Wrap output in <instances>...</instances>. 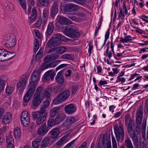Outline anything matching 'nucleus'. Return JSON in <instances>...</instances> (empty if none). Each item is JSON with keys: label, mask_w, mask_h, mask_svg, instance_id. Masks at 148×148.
<instances>
[{"label": "nucleus", "mask_w": 148, "mask_h": 148, "mask_svg": "<svg viewBox=\"0 0 148 148\" xmlns=\"http://www.w3.org/2000/svg\"><path fill=\"white\" fill-rule=\"evenodd\" d=\"M40 71L38 70H36L32 73L31 77V81L29 84L26 92L33 95L36 89L35 85L40 79Z\"/></svg>", "instance_id": "obj_1"}, {"label": "nucleus", "mask_w": 148, "mask_h": 148, "mask_svg": "<svg viewBox=\"0 0 148 148\" xmlns=\"http://www.w3.org/2000/svg\"><path fill=\"white\" fill-rule=\"evenodd\" d=\"M33 118L37 119L36 123L38 125L42 123L45 121L47 116V113L40 111L34 112L32 113Z\"/></svg>", "instance_id": "obj_2"}, {"label": "nucleus", "mask_w": 148, "mask_h": 148, "mask_svg": "<svg viewBox=\"0 0 148 148\" xmlns=\"http://www.w3.org/2000/svg\"><path fill=\"white\" fill-rule=\"evenodd\" d=\"M65 32L68 35L72 38H77L80 36L78 28L74 25L67 26L65 27Z\"/></svg>", "instance_id": "obj_3"}, {"label": "nucleus", "mask_w": 148, "mask_h": 148, "mask_svg": "<svg viewBox=\"0 0 148 148\" xmlns=\"http://www.w3.org/2000/svg\"><path fill=\"white\" fill-rule=\"evenodd\" d=\"M70 92L69 90L63 91L54 99L53 102L54 104H57L65 101L69 97Z\"/></svg>", "instance_id": "obj_4"}, {"label": "nucleus", "mask_w": 148, "mask_h": 148, "mask_svg": "<svg viewBox=\"0 0 148 148\" xmlns=\"http://www.w3.org/2000/svg\"><path fill=\"white\" fill-rule=\"evenodd\" d=\"M134 125H131L127 126V129L129 134L132 139L135 148H139V143L138 138L136 134V132L133 129Z\"/></svg>", "instance_id": "obj_5"}, {"label": "nucleus", "mask_w": 148, "mask_h": 148, "mask_svg": "<svg viewBox=\"0 0 148 148\" xmlns=\"http://www.w3.org/2000/svg\"><path fill=\"white\" fill-rule=\"evenodd\" d=\"M16 42L15 37L13 36L4 37L2 43L3 45L8 48H12L15 45Z\"/></svg>", "instance_id": "obj_6"}, {"label": "nucleus", "mask_w": 148, "mask_h": 148, "mask_svg": "<svg viewBox=\"0 0 148 148\" xmlns=\"http://www.w3.org/2000/svg\"><path fill=\"white\" fill-rule=\"evenodd\" d=\"M143 116V109L142 106H140L137 109L136 115V128L140 127Z\"/></svg>", "instance_id": "obj_7"}, {"label": "nucleus", "mask_w": 148, "mask_h": 148, "mask_svg": "<svg viewBox=\"0 0 148 148\" xmlns=\"http://www.w3.org/2000/svg\"><path fill=\"white\" fill-rule=\"evenodd\" d=\"M119 128L118 125H115L114 127V132L116 137L117 141H119L120 138L123 139L124 137V133L123 128V125L121 123L119 124Z\"/></svg>", "instance_id": "obj_8"}, {"label": "nucleus", "mask_w": 148, "mask_h": 148, "mask_svg": "<svg viewBox=\"0 0 148 148\" xmlns=\"http://www.w3.org/2000/svg\"><path fill=\"white\" fill-rule=\"evenodd\" d=\"M110 44V42L108 41L106 45L107 47V48L106 50V56L108 57L109 59H110L112 57V54H114V47L115 45V43L113 42L112 39L111 40L110 42V47L111 49V50L110 51H109Z\"/></svg>", "instance_id": "obj_9"}, {"label": "nucleus", "mask_w": 148, "mask_h": 148, "mask_svg": "<svg viewBox=\"0 0 148 148\" xmlns=\"http://www.w3.org/2000/svg\"><path fill=\"white\" fill-rule=\"evenodd\" d=\"M64 111L68 114L71 115L77 110L76 106L73 103H70L66 106L64 107Z\"/></svg>", "instance_id": "obj_10"}, {"label": "nucleus", "mask_w": 148, "mask_h": 148, "mask_svg": "<svg viewBox=\"0 0 148 148\" xmlns=\"http://www.w3.org/2000/svg\"><path fill=\"white\" fill-rule=\"evenodd\" d=\"M12 114L11 113L9 112H6L1 120L2 124L6 125L9 124L12 121Z\"/></svg>", "instance_id": "obj_11"}, {"label": "nucleus", "mask_w": 148, "mask_h": 148, "mask_svg": "<svg viewBox=\"0 0 148 148\" xmlns=\"http://www.w3.org/2000/svg\"><path fill=\"white\" fill-rule=\"evenodd\" d=\"M79 9V6L73 3H68L64 7L65 12H71L76 11Z\"/></svg>", "instance_id": "obj_12"}, {"label": "nucleus", "mask_w": 148, "mask_h": 148, "mask_svg": "<svg viewBox=\"0 0 148 148\" xmlns=\"http://www.w3.org/2000/svg\"><path fill=\"white\" fill-rule=\"evenodd\" d=\"M48 130V128L46 124H43L38 129L37 134L40 136H44L47 133Z\"/></svg>", "instance_id": "obj_13"}, {"label": "nucleus", "mask_w": 148, "mask_h": 148, "mask_svg": "<svg viewBox=\"0 0 148 148\" xmlns=\"http://www.w3.org/2000/svg\"><path fill=\"white\" fill-rule=\"evenodd\" d=\"M37 16V10L34 8L32 9L31 14L30 16L28 17V21L29 25L35 21Z\"/></svg>", "instance_id": "obj_14"}, {"label": "nucleus", "mask_w": 148, "mask_h": 148, "mask_svg": "<svg viewBox=\"0 0 148 148\" xmlns=\"http://www.w3.org/2000/svg\"><path fill=\"white\" fill-rule=\"evenodd\" d=\"M56 72L55 71L53 70H50L47 72L44 75V79L45 80L49 81L50 78L51 80L56 75Z\"/></svg>", "instance_id": "obj_15"}, {"label": "nucleus", "mask_w": 148, "mask_h": 148, "mask_svg": "<svg viewBox=\"0 0 148 148\" xmlns=\"http://www.w3.org/2000/svg\"><path fill=\"white\" fill-rule=\"evenodd\" d=\"M58 4L57 1H54L51 6V16L54 17L58 11Z\"/></svg>", "instance_id": "obj_16"}, {"label": "nucleus", "mask_w": 148, "mask_h": 148, "mask_svg": "<svg viewBox=\"0 0 148 148\" xmlns=\"http://www.w3.org/2000/svg\"><path fill=\"white\" fill-rule=\"evenodd\" d=\"M77 121V120L75 117L72 116L68 117L64 122V125L68 127L71 126Z\"/></svg>", "instance_id": "obj_17"}, {"label": "nucleus", "mask_w": 148, "mask_h": 148, "mask_svg": "<svg viewBox=\"0 0 148 148\" xmlns=\"http://www.w3.org/2000/svg\"><path fill=\"white\" fill-rule=\"evenodd\" d=\"M61 43V42L59 40H58V39L55 38H54L49 40L47 42L48 46L50 47L58 46Z\"/></svg>", "instance_id": "obj_18"}, {"label": "nucleus", "mask_w": 148, "mask_h": 148, "mask_svg": "<svg viewBox=\"0 0 148 148\" xmlns=\"http://www.w3.org/2000/svg\"><path fill=\"white\" fill-rule=\"evenodd\" d=\"M69 135L67 134L60 138L56 143L57 147L60 148L66 143L67 140L66 139Z\"/></svg>", "instance_id": "obj_19"}, {"label": "nucleus", "mask_w": 148, "mask_h": 148, "mask_svg": "<svg viewBox=\"0 0 148 148\" xmlns=\"http://www.w3.org/2000/svg\"><path fill=\"white\" fill-rule=\"evenodd\" d=\"M58 58V56L56 54H50L45 57L44 58V60L45 62H49L56 60Z\"/></svg>", "instance_id": "obj_20"}, {"label": "nucleus", "mask_w": 148, "mask_h": 148, "mask_svg": "<svg viewBox=\"0 0 148 148\" xmlns=\"http://www.w3.org/2000/svg\"><path fill=\"white\" fill-rule=\"evenodd\" d=\"M33 97L34 99L32 101V103L34 106H39L42 101L43 99L41 98L40 96L38 95H34Z\"/></svg>", "instance_id": "obj_21"}, {"label": "nucleus", "mask_w": 148, "mask_h": 148, "mask_svg": "<svg viewBox=\"0 0 148 148\" xmlns=\"http://www.w3.org/2000/svg\"><path fill=\"white\" fill-rule=\"evenodd\" d=\"M125 122L126 126L127 127L134 125V120L132 119L129 114L125 115Z\"/></svg>", "instance_id": "obj_22"}, {"label": "nucleus", "mask_w": 148, "mask_h": 148, "mask_svg": "<svg viewBox=\"0 0 148 148\" xmlns=\"http://www.w3.org/2000/svg\"><path fill=\"white\" fill-rule=\"evenodd\" d=\"M53 51H56L57 53L62 54L65 53L66 50V48L64 46H60L51 49Z\"/></svg>", "instance_id": "obj_23"}, {"label": "nucleus", "mask_w": 148, "mask_h": 148, "mask_svg": "<svg viewBox=\"0 0 148 148\" xmlns=\"http://www.w3.org/2000/svg\"><path fill=\"white\" fill-rule=\"evenodd\" d=\"M27 80L23 78L20 79L18 82L17 84V87L18 88H20L21 87L23 90H24L25 88V86L27 84Z\"/></svg>", "instance_id": "obj_24"}, {"label": "nucleus", "mask_w": 148, "mask_h": 148, "mask_svg": "<svg viewBox=\"0 0 148 148\" xmlns=\"http://www.w3.org/2000/svg\"><path fill=\"white\" fill-rule=\"evenodd\" d=\"M57 18L61 24L68 25L72 23L71 21L70 20L64 17L58 16Z\"/></svg>", "instance_id": "obj_25"}, {"label": "nucleus", "mask_w": 148, "mask_h": 148, "mask_svg": "<svg viewBox=\"0 0 148 148\" xmlns=\"http://www.w3.org/2000/svg\"><path fill=\"white\" fill-rule=\"evenodd\" d=\"M49 133L50 134L51 138L52 139H54L59 135V130L58 128H54L51 130Z\"/></svg>", "instance_id": "obj_26"}, {"label": "nucleus", "mask_w": 148, "mask_h": 148, "mask_svg": "<svg viewBox=\"0 0 148 148\" xmlns=\"http://www.w3.org/2000/svg\"><path fill=\"white\" fill-rule=\"evenodd\" d=\"M49 102L48 100H46L43 102V105L41 106L40 111L44 112H47V108L49 106Z\"/></svg>", "instance_id": "obj_27"}, {"label": "nucleus", "mask_w": 148, "mask_h": 148, "mask_svg": "<svg viewBox=\"0 0 148 148\" xmlns=\"http://www.w3.org/2000/svg\"><path fill=\"white\" fill-rule=\"evenodd\" d=\"M56 81L59 84H62L64 82L63 77L60 72L57 74L56 77Z\"/></svg>", "instance_id": "obj_28"}, {"label": "nucleus", "mask_w": 148, "mask_h": 148, "mask_svg": "<svg viewBox=\"0 0 148 148\" xmlns=\"http://www.w3.org/2000/svg\"><path fill=\"white\" fill-rule=\"evenodd\" d=\"M7 80L6 77L4 75L0 77V90L3 89L4 87L5 82Z\"/></svg>", "instance_id": "obj_29"}, {"label": "nucleus", "mask_w": 148, "mask_h": 148, "mask_svg": "<svg viewBox=\"0 0 148 148\" xmlns=\"http://www.w3.org/2000/svg\"><path fill=\"white\" fill-rule=\"evenodd\" d=\"M7 51L4 49H0V57L2 61L6 60V55Z\"/></svg>", "instance_id": "obj_30"}, {"label": "nucleus", "mask_w": 148, "mask_h": 148, "mask_svg": "<svg viewBox=\"0 0 148 148\" xmlns=\"http://www.w3.org/2000/svg\"><path fill=\"white\" fill-rule=\"evenodd\" d=\"M54 29V26L53 23L51 22H50L47 27V32L48 34L49 35H51L53 32Z\"/></svg>", "instance_id": "obj_31"}, {"label": "nucleus", "mask_w": 148, "mask_h": 148, "mask_svg": "<svg viewBox=\"0 0 148 148\" xmlns=\"http://www.w3.org/2000/svg\"><path fill=\"white\" fill-rule=\"evenodd\" d=\"M50 141L49 138L47 137H45L41 142V146L44 147H47L49 144Z\"/></svg>", "instance_id": "obj_32"}, {"label": "nucleus", "mask_w": 148, "mask_h": 148, "mask_svg": "<svg viewBox=\"0 0 148 148\" xmlns=\"http://www.w3.org/2000/svg\"><path fill=\"white\" fill-rule=\"evenodd\" d=\"M21 134V130L18 127L16 128L14 132V137L16 139H19L20 137Z\"/></svg>", "instance_id": "obj_33"}, {"label": "nucleus", "mask_w": 148, "mask_h": 148, "mask_svg": "<svg viewBox=\"0 0 148 148\" xmlns=\"http://www.w3.org/2000/svg\"><path fill=\"white\" fill-rule=\"evenodd\" d=\"M51 91L50 88L46 89L43 93V96L47 99L49 98L51 95Z\"/></svg>", "instance_id": "obj_34"}, {"label": "nucleus", "mask_w": 148, "mask_h": 148, "mask_svg": "<svg viewBox=\"0 0 148 148\" xmlns=\"http://www.w3.org/2000/svg\"><path fill=\"white\" fill-rule=\"evenodd\" d=\"M60 108L59 107H55L52 109L50 111L51 115L53 116H55L60 112Z\"/></svg>", "instance_id": "obj_35"}, {"label": "nucleus", "mask_w": 148, "mask_h": 148, "mask_svg": "<svg viewBox=\"0 0 148 148\" xmlns=\"http://www.w3.org/2000/svg\"><path fill=\"white\" fill-rule=\"evenodd\" d=\"M132 37L130 35H128L124 37V38H121L120 42L123 43H126L128 41L132 40Z\"/></svg>", "instance_id": "obj_36"}, {"label": "nucleus", "mask_w": 148, "mask_h": 148, "mask_svg": "<svg viewBox=\"0 0 148 148\" xmlns=\"http://www.w3.org/2000/svg\"><path fill=\"white\" fill-rule=\"evenodd\" d=\"M6 142L7 145H14V139L11 136H6Z\"/></svg>", "instance_id": "obj_37"}, {"label": "nucleus", "mask_w": 148, "mask_h": 148, "mask_svg": "<svg viewBox=\"0 0 148 148\" xmlns=\"http://www.w3.org/2000/svg\"><path fill=\"white\" fill-rule=\"evenodd\" d=\"M14 87L11 86H7L5 89V92L6 94L8 95H10L13 92L14 90Z\"/></svg>", "instance_id": "obj_38"}, {"label": "nucleus", "mask_w": 148, "mask_h": 148, "mask_svg": "<svg viewBox=\"0 0 148 148\" xmlns=\"http://www.w3.org/2000/svg\"><path fill=\"white\" fill-rule=\"evenodd\" d=\"M54 117L53 116H51L49 118L47 122V126L48 127L54 126Z\"/></svg>", "instance_id": "obj_39"}, {"label": "nucleus", "mask_w": 148, "mask_h": 148, "mask_svg": "<svg viewBox=\"0 0 148 148\" xmlns=\"http://www.w3.org/2000/svg\"><path fill=\"white\" fill-rule=\"evenodd\" d=\"M61 61L60 60H56L48 64L47 65V68H51L55 67Z\"/></svg>", "instance_id": "obj_40"}, {"label": "nucleus", "mask_w": 148, "mask_h": 148, "mask_svg": "<svg viewBox=\"0 0 148 148\" xmlns=\"http://www.w3.org/2000/svg\"><path fill=\"white\" fill-rule=\"evenodd\" d=\"M29 119V114L27 111L23 112L21 115V119Z\"/></svg>", "instance_id": "obj_41"}, {"label": "nucleus", "mask_w": 148, "mask_h": 148, "mask_svg": "<svg viewBox=\"0 0 148 148\" xmlns=\"http://www.w3.org/2000/svg\"><path fill=\"white\" fill-rule=\"evenodd\" d=\"M5 130V128L0 129V144L3 142L5 140L3 133Z\"/></svg>", "instance_id": "obj_42"}, {"label": "nucleus", "mask_w": 148, "mask_h": 148, "mask_svg": "<svg viewBox=\"0 0 148 148\" xmlns=\"http://www.w3.org/2000/svg\"><path fill=\"white\" fill-rule=\"evenodd\" d=\"M61 57L63 59L71 60L73 58V56L72 54L66 53L62 55Z\"/></svg>", "instance_id": "obj_43"}, {"label": "nucleus", "mask_w": 148, "mask_h": 148, "mask_svg": "<svg viewBox=\"0 0 148 148\" xmlns=\"http://www.w3.org/2000/svg\"><path fill=\"white\" fill-rule=\"evenodd\" d=\"M32 95L26 92L23 99V101L25 103L28 102L31 98Z\"/></svg>", "instance_id": "obj_44"}, {"label": "nucleus", "mask_w": 148, "mask_h": 148, "mask_svg": "<svg viewBox=\"0 0 148 148\" xmlns=\"http://www.w3.org/2000/svg\"><path fill=\"white\" fill-rule=\"evenodd\" d=\"M54 38L58 39V40H59L61 42V41H65L66 37L61 34H58L56 35Z\"/></svg>", "instance_id": "obj_45"}, {"label": "nucleus", "mask_w": 148, "mask_h": 148, "mask_svg": "<svg viewBox=\"0 0 148 148\" xmlns=\"http://www.w3.org/2000/svg\"><path fill=\"white\" fill-rule=\"evenodd\" d=\"M125 143L127 148L133 146L132 142L129 138L126 139L125 140Z\"/></svg>", "instance_id": "obj_46"}, {"label": "nucleus", "mask_w": 148, "mask_h": 148, "mask_svg": "<svg viewBox=\"0 0 148 148\" xmlns=\"http://www.w3.org/2000/svg\"><path fill=\"white\" fill-rule=\"evenodd\" d=\"M42 20L41 19V17H38V20L36 21L34 26L36 27H38L40 26L42 23Z\"/></svg>", "instance_id": "obj_47"}, {"label": "nucleus", "mask_w": 148, "mask_h": 148, "mask_svg": "<svg viewBox=\"0 0 148 148\" xmlns=\"http://www.w3.org/2000/svg\"><path fill=\"white\" fill-rule=\"evenodd\" d=\"M20 4L21 7H22L23 10L26 9V3L25 0H17Z\"/></svg>", "instance_id": "obj_48"}, {"label": "nucleus", "mask_w": 148, "mask_h": 148, "mask_svg": "<svg viewBox=\"0 0 148 148\" xmlns=\"http://www.w3.org/2000/svg\"><path fill=\"white\" fill-rule=\"evenodd\" d=\"M110 29H109L108 30L107 32L106 33V34L105 35V40H104V42L103 44V45L102 46V48L105 45L106 43V42L107 41V40L109 38V35H110Z\"/></svg>", "instance_id": "obj_49"}, {"label": "nucleus", "mask_w": 148, "mask_h": 148, "mask_svg": "<svg viewBox=\"0 0 148 148\" xmlns=\"http://www.w3.org/2000/svg\"><path fill=\"white\" fill-rule=\"evenodd\" d=\"M40 3L45 6H47L49 4V1L48 0H38Z\"/></svg>", "instance_id": "obj_50"}, {"label": "nucleus", "mask_w": 148, "mask_h": 148, "mask_svg": "<svg viewBox=\"0 0 148 148\" xmlns=\"http://www.w3.org/2000/svg\"><path fill=\"white\" fill-rule=\"evenodd\" d=\"M21 122L23 126H27L29 123V119H21Z\"/></svg>", "instance_id": "obj_51"}, {"label": "nucleus", "mask_w": 148, "mask_h": 148, "mask_svg": "<svg viewBox=\"0 0 148 148\" xmlns=\"http://www.w3.org/2000/svg\"><path fill=\"white\" fill-rule=\"evenodd\" d=\"M43 89V88L41 86H40L36 90L34 95H38L40 96V94L41 92Z\"/></svg>", "instance_id": "obj_52"}, {"label": "nucleus", "mask_w": 148, "mask_h": 148, "mask_svg": "<svg viewBox=\"0 0 148 148\" xmlns=\"http://www.w3.org/2000/svg\"><path fill=\"white\" fill-rule=\"evenodd\" d=\"M6 53V60L11 59L15 56L14 53H13L8 52L7 51V53Z\"/></svg>", "instance_id": "obj_53"}, {"label": "nucleus", "mask_w": 148, "mask_h": 148, "mask_svg": "<svg viewBox=\"0 0 148 148\" xmlns=\"http://www.w3.org/2000/svg\"><path fill=\"white\" fill-rule=\"evenodd\" d=\"M125 17V15L124 12L123 11L122 9L121 8L120 11V12L119 15L118 17L119 19H121L122 20H123Z\"/></svg>", "instance_id": "obj_54"}, {"label": "nucleus", "mask_w": 148, "mask_h": 148, "mask_svg": "<svg viewBox=\"0 0 148 148\" xmlns=\"http://www.w3.org/2000/svg\"><path fill=\"white\" fill-rule=\"evenodd\" d=\"M49 14V9L45 8L43 11L42 17H47Z\"/></svg>", "instance_id": "obj_55"}, {"label": "nucleus", "mask_w": 148, "mask_h": 148, "mask_svg": "<svg viewBox=\"0 0 148 148\" xmlns=\"http://www.w3.org/2000/svg\"><path fill=\"white\" fill-rule=\"evenodd\" d=\"M68 17L73 21L76 22H78L80 21V19L74 16L69 15Z\"/></svg>", "instance_id": "obj_56"}, {"label": "nucleus", "mask_w": 148, "mask_h": 148, "mask_svg": "<svg viewBox=\"0 0 148 148\" xmlns=\"http://www.w3.org/2000/svg\"><path fill=\"white\" fill-rule=\"evenodd\" d=\"M145 106L144 108V111L146 113H148V99H146L145 103Z\"/></svg>", "instance_id": "obj_57"}, {"label": "nucleus", "mask_w": 148, "mask_h": 148, "mask_svg": "<svg viewBox=\"0 0 148 148\" xmlns=\"http://www.w3.org/2000/svg\"><path fill=\"white\" fill-rule=\"evenodd\" d=\"M75 142V140H73L69 143L66 145L64 148H72L73 147V143Z\"/></svg>", "instance_id": "obj_58"}, {"label": "nucleus", "mask_w": 148, "mask_h": 148, "mask_svg": "<svg viewBox=\"0 0 148 148\" xmlns=\"http://www.w3.org/2000/svg\"><path fill=\"white\" fill-rule=\"evenodd\" d=\"M42 51L40 50L37 53L36 57V59H38L42 57Z\"/></svg>", "instance_id": "obj_59"}, {"label": "nucleus", "mask_w": 148, "mask_h": 148, "mask_svg": "<svg viewBox=\"0 0 148 148\" xmlns=\"http://www.w3.org/2000/svg\"><path fill=\"white\" fill-rule=\"evenodd\" d=\"M58 117L62 121L65 118L66 115L64 113H60L57 115Z\"/></svg>", "instance_id": "obj_60"}, {"label": "nucleus", "mask_w": 148, "mask_h": 148, "mask_svg": "<svg viewBox=\"0 0 148 148\" xmlns=\"http://www.w3.org/2000/svg\"><path fill=\"white\" fill-rule=\"evenodd\" d=\"M57 116L56 117L54 122V125L59 124L62 121Z\"/></svg>", "instance_id": "obj_61"}, {"label": "nucleus", "mask_w": 148, "mask_h": 148, "mask_svg": "<svg viewBox=\"0 0 148 148\" xmlns=\"http://www.w3.org/2000/svg\"><path fill=\"white\" fill-rule=\"evenodd\" d=\"M77 86L76 85L72 86L71 88V92L72 94H75L77 91Z\"/></svg>", "instance_id": "obj_62"}, {"label": "nucleus", "mask_w": 148, "mask_h": 148, "mask_svg": "<svg viewBox=\"0 0 148 148\" xmlns=\"http://www.w3.org/2000/svg\"><path fill=\"white\" fill-rule=\"evenodd\" d=\"M74 2L79 4H83L85 3L84 0H72Z\"/></svg>", "instance_id": "obj_63"}, {"label": "nucleus", "mask_w": 148, "mask_h": 148, "mask_svg": "<svg viewBox=\"0 0 148 148\" xmlns=\"http://www.w3.org/2000/svg\"><path fill=\"white\" fill-rule=\"evenodd\" d=\"M76 15L77 16L82 18L86 16L85 14L82 12H78L76 14Z\"/></svg>", "instance_id": "obj_64"}]
</instances>
